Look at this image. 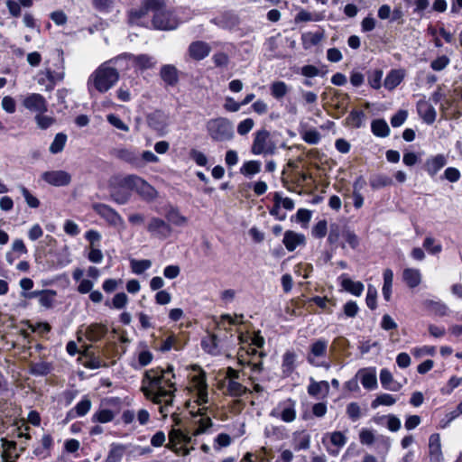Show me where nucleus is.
<instances>
[{
	"instance_id": "obj_32",
	"label": "nucleus",
	"mask_w": 462,
	"mask_h": 462,
	"mask_svg": "<svg viewBox=\"0 0 462 462\" xmlns=\"http://www.w3.org/2000/svg\"><path fill=\"white\" fill-rule=\"evenodd\" d=\"M329 392V384L327 381L316 382L311 379L308 386V393L312 397H319L320 394H328Z\"/></svg>"
},
{
	"instance_id": "obj_43",
	"label": "nucleus",
	"mask_w": 462,
	"mask_h": 462,
	"mask_svg": "<svg viewBox=\"0 0 462 462\" xmlns=\"http://www.w3.org/2000/svg\"><path fill=\"white\" fill-rule=\"evenodd\" d=\"M330 441H331L332 445L337 447V449L334 450L331 448H328V450L330 454L335 456L338 453V449L343 448L346 445V437L341 431H334V432L330 433Z\"/></svg>"
},
{
	"instance_id": "obj_21",
	"label": "nucleus",
	"mask_w": 462,
	"mask_h": 462,
	"mask_svg": "<svg viewBox=\"0 0 462 462\" xmlns=\"http://www.w3.org/2000/svg\"><path fill=\"white\" fill-rule=\"evenodd\" d=\"M364 388L373 390L377 387L376 370L374 367L360 369L356 374Z\"/></svg>"
},
{
	"instance_id": "obj_33",
	"label": "nucleus",
	"mask_w": 462,
	"mask_h": 462,
	"mask_svg": "<svg viewBox=\"0 0 462 462\" xmlns=\"http://www.w3.org/2000/svg\"><path fill=\"white\" fill-rule=\"evenodd\" d=\"M290 91V87L282 80L273 81L270 85V92L273 98L281 100Z\"/></svg>"
},
{
	"instance_id": "obj_50",
	"label": "nucleus",
	"mask_w": 462,
	"mask_h": 462,
	"mask_svg": "<svg viewBox=\"0 0 462 462\" xmlns=\"http://www.w3.org/2000/svg\"><path fill=\"white\" fill-rule=\"evenodd\" d=\"M56 297V291L52 290H42V293L39 299V303L45 309H51L53 306Z\"/></svg>"
},
{
	"instance_id": "obj_29",
	"label": "nucleus",
	"mask_w": 462,
	"mask_h": 462,
	"mask_svg": "<svg viewBox=\"0 0 462 462\" xmlns=\"http://www.w3.org/2000/svg\"><path fill=\"white\" fill-rule=\"evenodd\" d=\"M402 279L410 288H415L421 282V274L418 269L405 268L402 272Z\"/></svg>"
},
{
	"instance_id": "obj_35",
	"label": "nucleus",
	"mask_w": 462,
	"mask_h": 462,
	"mask_svg": "<svg viewBox=\"0 0 462 462\" xmlns=\"http://www.w3.org/2000/svg\"><path fill=\"white\" fill-rule=\"evenodd\" d=\"M119 188H114L110 191V195L112 199L119 204V205H125L126 204L131 198V192L129 190L125 189V186H122Z\"/></svg>"
},
{
	"instance_id": "obj_18",
	"label": "nucleus",
	"mask_w": 462,
	"mask_h": 462,
	"mask_svg": "<svg viewBox=\"0 0 462 462\" xmlns=\"http://www.w3.org/2000/svg\"><path fill=\"white\" fill-rule=\"evenodd\" d=\"M429 456L430 462H443L444 457L441 450L440 436L439 433H433L429 439Z\"/></svg>"
},
{
	"instance_id": "obj_24",
	"label": "nucleus",
	"mask_w": 462,
	"mask_h": 462,
	"mask_svg": "<svg viewBox=\"0 0 462 462\" xmlns=\"http://www.w3.org/2000/svg\"><path fill=\"white\" fill-rule=\"evenodd\" d=\"M2 448H4L2 453V459L4 462H15L20 453L16 452V442L2 439Z\"/></svg>"
},
{
	"instance_id": "obj_7",
	"label": "nucleus",
	"mask_w": 462,
	"mask_h": 462,
	"mask_svg": "<svg viewBox=\"0 0 462 462\" xmlns=\"http://www.w3.org/2000/svg\"><path fill=\"white\" fill-rule=\"evenodd\" d=\"M121 185L135 190L143 199L151 201L157 196L155 189L137 175H127L121 180Z\"/></svg>"
},
{
	"instance_id": "obj_22",
	"label": "nucleus",
	"mask_w": 462,
	"mask_h": 462,
	"mask_svg": "<svg viewBox=\"0 0 462 462\" xmlns=\"http://www.w3.org/2000/svg\"><path fill=\"white\" fill-rule=\"evenodd\" d=\"M417 110L419 116L426 124L431 125L435 122L437 112L430 102L424 100L419 101L417 104Z\"/></svg>"
},
{
	"instance_id": "obj_11",
	"label": "nucleus",
	"mask_w": 462,
	"mask_h": 462,
	"mask_svg": "<svg viewBox=\"0 0 462 462\" xmlns=\"http://www.w3.org/2000/svg\"><path fill=\"white\" fill-rule=\"evenodd\" d=\"M112 154L118 160L130 164L135 169L142 168L139 151L134 147H119L113 150Z\"/></svg>"
},
{
	"instance_id": "obj_57",
	"label": "nucleus",
	"mask_w": 462,
	"mask_h": 462,
	"mask_svg": "<svg viewBox=\"0 0 462 462\" xmlns=\"http://www.w3.org/2000/svg\"><path fill=\"white\" fill-rule=\"evenodd\" d=\"M423 247L431 254H437L442 251V245L435 244V239L431 236H427L424 239Z\"/></svg>"
},
{
	"instance_id": "obj_52",
	"label": "nucleus",
	"mask_w": 462,
	"mask_h": 462,
	"mask_svg": "<svg viewBox=\"0 0 462 462\" xmlns=\"http://www.w3.org/2000/svg\"><path fill=\"white\" fill-rule=\"evenodd\" d=\"M348 346L349 341L346 338L344 337H337L333 340L329 347V352L332 355L336 354L337 351L344 352L348 348Z\"/></svg>"
},
{
	"instance_id": "obj_44",
	"label": "nucleus",
	"mask_w": 462,
	"mask_h": 462,
	"mask_svg": "<svg viewBox=\"0 0 462 462\" xmlns=\"http://www.w3.org/2000/svg\"><path fill=\"white\" fill-rule=\"evenodd\" d=\"M115 414L109 409H101L93 413L91 420L93 422L107 423L114 420Z\"/></svg>"
},
{
	"instance_id": "obj_13",
	"label": "nucleus",
	"mask_w": 462,
	"mask_h": 462,
	"mask_svg": "<svg viewBox=\"0 0 462 462\" xmlns=\"http://www.w3.org/2000/svg\"><path fill=\"white\" fill-rule=\"evenodd\" d=\"M122 58L131 60L134 66L140 70L152 69L157 64L156 59L148 54L134 55L131 53H125L116 58V60H119Z\"/></svg>"
},
{
	"instance_id": "obj_2",
	"label": "nucleus",
	"mask_w": 462,
	"mask_h": 462,
	"mask_svg": "<svg viewBox=\"0 0 462 462\" xmlns=\"http://www.w3.org/2000/svg\"><path fill=\"white\" fill-rule=\"evenodd\" d=\"M153 13L152 24L158 30H174L179 21L174 14L166 7L165 0H143L141 6L129 12V23L144 26L143 21L148 13Z\"/></svg>"
},
{
	"instance_id": "obj_10",
	"label": "nucleus",
	"mask_w": 462,
	"mask_h": 462,
	"mask_svg": "<svg viewBox=\"0 0 462 462\" xmlns=\"http://www.w3.org/2000/svg\"><path fill=\"white\" fill-rule=\"evenodd\" d=\"M92 208L110 226H123L125 225L123 217L118 214V212L116 209L112 208L108 205L103 203H94L92 205Z\"/></svg>"
},
{
	"instance_id": "obj_40",
	"label": "nucleus",
	"mask_w": 462,
	"mask_h": 462,
	"mask_svg": "<svg viewBox=\"0 0 462 462\" xmlns=\"http://www.w3.org/2000/svg\"><path fill=\"white\" fill-rule=\"evenodd\" d=\"M393 281V273L391 269H385L383 272V285L382 289L383 296L389 301L392 295V287Z\"/></svg>"
},
{
	"instance_id": "obj_46",
	"label": "nucleus",
	"mask_w": 462,
	"mask_h": 462,
	"mask_svg": "<svg viewBox=\"0 0 462 462\" xmlns=\"http://www.w3.org/2000/svg\"><path fill=\"white\" fill-rule=\"evenodd\" d=\"M293 440L295 450L308 449L310 448V437L309 434L304 432L295 433Z\"/></svg>"
},
{
	"instance_id": "obj_55",
	"label": "nucleus",
	"mask_w": 462,
	"mask_h": 462,
	"mask_svg": "<svg viewBox=\"0 0 462 462\" xmlns=\"http://www.w3.org/2000/svg\"><path fill=\"white\" fill-rule=\"evenodd\" d=\"M392 183V179L385 175H376L370 180L371 187L375 189L386 187Z\"/></svg>"
},
{
	"instance_id": "obj_53",
	"label": "nucleus",
	"mask_w": 462,
	"mask_h": 462,
	"mask_svg": "<svg viewBox=\"0 0 462 462\" xmlns=\"http://www.w3.org/2000/svg\"><path fill=\"white\" fill-rule=\"evenodd\" d=\"M383 71L381 69H374L368 73V84L374 89H379L382 86Z\"/></svg>"
},
{
	"instance_id": "obj_39",
	"label": "nucleus",
	"mask_w": 462,
	"mask_h": 462,
	"mask_svg": "<svg viewBox=\"0 0 462 462\" xmlns=\"http://www.w3.org/2000/svg\"><path fill=\"white\" fill-rule=\"evenodd\" d=\"M165 217L168 221L167 223L177 226H184L188 222L187 217L182 216L180 211L174 208H171L167 211Z\"/></svg>"
},
{
	"instance_id": "obj_34",
	"label": "nucleus",
	"mask_w": 462,
	"mask_h": 462,
	"mask_svg": "<svg viewBox=\"0 0 462 462\" xmlns=\"http://www.w3.org/2000/svg\"><path fill=\"white\" fill-rule=\"evenodd\" d=\"M403 79V73L398 69L391 70L383 82V86L385 88L389 90H393L395 88Z\"/></svg>"
},
{
	"instance_id": "obj_30",
	"label": "nucleus",
	"mask_w": 462,
	"mask_h": 462,
	"mask_svg": "<svg viewBox=\"0 0 462 462\" xmlns=\"http://www.w3.org/2000/svg\"><path fill=\"white\" fill-rule=\"evenodd\" d=\"M297 356L292 351H286L282 356V371L284 376H290L296 367Z\"/></svg>"
},
{
	"instance_id": "obj_5",
	"label": "nucleus",
	"mask_w": 462,
	"mask_h": 462,
	"mask_svg": "<svg viewBox=\"0 0 462 462\" xmlns=\"http://www.w3.org/2000/svg\"><path fill=\"white\" fill-rule=\"evenodd\" d=\"M328 352V340L323 337L314 340L309 346L306 359L315 367H323L328 370L331 366L327 358Z\"/></svg>"
},
{
	"instance_id": "obj_23",
	"label": "nucleus",
	"mask_w": 462,
	"mask_h": 462,
	"mask_svg": "<svg viewBox=\"0 0 462 462\" xmlns=\"http://www.w3.org/2000/svg\"><path fill=\"white\" fill-rule=\"evenodd\" d=\"M282 243L288 251L292 252L299 245L305 244V236L302 234L289 230L284 233Z\"/></svg>"
},
{
	"instance_id": "obj_47",
	"label": "nucleus",
	"mask_w": 462,
	"mask_h": 462,
	"mask_svg": "<svg viewBox=\"0 0 462 462\" xmlns=\"http://www.w3.org/2000/svg\"><path fill=\"white\" fill-rule=\"evenodd\" d=\"M261 171V162L258 161L245 162L240 168V172L245 176H253Z\"/></svg>"
},
{
	"instance_id": "obj_15",
	"label": "nucleus",
	"mask_w": 462,
	"mask_h": 462,
	"mask_svg": "<svg viewBox=\"0 0 462 462\" xmlns=\"http://www.w3.org/2000/svg\"><path fill=\"white\" fill-rule=\"evenodd\" d=\"M23 106L37 114L45 113L48 110V104L43 96L38 93L28 95L23 101Z\"/></svg>"
},
{
	"instance_id": "obj_28",
	"label": "nucleus",
	"mask_w": 462,
	"mask_h": 462,
	"mask_svg": "<svg viewBox=\"0 0 462 462\" xmlns=\"http://www.w3.org/2000/svg\"><path fill=\"white\" fill-rule=\"evenodd\" d=\"M423 304L429 311L436 316L444 317L449 313L448 307L440 300H426Z\"/></svg>"
},
{
	"instance_id": "obj_56",
	"label": "nucleus",
	"mask_w": 462,
	"mask_h": 462,
	"mask_svg": "<svg viewBox=\"0 0 462 462\" xmlns=\"http://www.w3.org/2000/svg\"><path fill=\"white\" fill-rule=\"evenodd\" d=\"M201 345L204 350L211 355L216 356L219 353L216 336H210L208 339L202 340Z\"/></svg>"
},
{
	"instance_id": "obj_1",
	"label": "nucleus",
	"mask_w": 462,
	"mask_h": 462,
	"mask_svg": "<svg viewBox=\"0 0 462 462\" xmlns=\"http://www.w3.org/2000/svg\"><path fill=\"white\" fill-rule=\"evenodd\" d=\"M175 374L172 365H168L166 369L156 367L147 370L142 381L141 390L146 399L156 404L164 402L160 407V412L166 416L169 406L172 405L175 386Z\"/></svg>"
},
{
	"instance_id": "obj_17",
	"label": "nucleus",
	"mask_w": 462,
	"mask_h": 462,
	"mask_svg": "<svg viewBox=\"0 0 462 462\" xmlns=\"http://www.w3.org/2000/svg\"><path fill=\"white\" fill-rule=\"evenodd\" d=\"M211 47L203 41H196L189 44L188 52L189 57L194 60H202L209 55Z\"/></svg>"
},
{
	"instance_id": "obj_6",
	"label": "nucleus",
	"mask_w": 462,
	"mask_h": 462,
	"mask_svg": "<svg viewBox=\"0 0 462 462\" xmlns=\"http://www.w3.org/2000/svg\"><path fill=\"white\" fill-rule=\"evenodd\" d=\"M193 370L198 373L191 375L189 390L196 397L195 402L199 406H203L208 402L206 373L199 367H194Z\"/></svg>"
},
{
	"instance_id": "obj_12",
	"label": "nucleus",
	"mask_w": 462,
	"mask_h": 462,
	"mask_svg": "<svg viewBox=\"0 0 462 462\" xmlns=\"http://www.w3.org/2000/svg\"><path fill=\"white\" fill-rule=\"evenodd\" d=\"M147 231L156 238L166 239L171 235L172 228L165 220L153 217L147 225Z\"/></svg>"
},
{
	"instance_id": "obj_48",
	"label": "nucleus",
	"mask_w": 462,
	"mask_h": 462,
	"mask_svg": "<svg viewBox=\"0 0 462 462\" xmlns=\"http://www.w3.org/2000/svg\"><path fill=\"white\" fill-rule=\"evenodd\" d=\"M397 402V399L389 393H382L378 395L371 403L373 409H376L380 405L392 406Z\"/></svg>"
},
{
	"instance_id": "obj_8",
	"label": "nucleus",
	"mask_w": 462,
	"mask_h": 462,
	"mask_svg": "<svg viewBox=\"0 0 462 462\" xmlns=\"http://www.w3.org/2000/svg\"><path fill=\"white\" fill-rule=\"evenodd\" d=\"M276 146L271 140L270 133L266 129H261L254 133L251 152L254 155L273 154Z\"/></svg>"
},
{
	"instance_id": "obj_41",
	"label": "nucleus",
	"mask_w": 462,
	"mask_h": 462,
	"mask_svg": "<svg viewBox=\"0 0 462 462\" xmlns=\"http://www.w3.org/2000/svg\"><path fill=\"white\" fill-rule=\"evenodd\" d=\"M125 449V446L122 444L112 443L106 457V462H120Z\"/></svg>"
},
{
	"instance_id": "obj_54",
	"label": "nucleus",
	"mask_w": 462,
	"mask_h": 462,
	"mask_svg": "<svg viewBox=\"0 0 462 462\" xmlns=\"http://www.w3.org/2000/svg\"><path fill=\"white\" fill-rule=\"evenodd\" d=\"M114 5L115 0H92L93 7L100 13H110Z\"/></svg>"
},
{
	"instance_id": "obj_64",
	"label": "nucleus",
	"mask_w": 462,
	"mask_h": 462,
	"mask_svg": "<svg viewBox=\"0 0 462 462\" xmlns=\"http://www.w3.org/2000/svg\"><path fill=\"white\" fill-rule=\"evenodd\" d=\"M408 117V112L406 110H399L391 118V125L393 127H400L404 124Z\"/></svg>"
},
{
	"instance_id": "obj_51",
	"label": "nucleus",
	"mask_w": 462,
	"mask_h": 462,
	"mask_svg": "<svg viewBox=\"0 0 462 462\" xmlns=\"http://www.w3.org/2000/svg\"><path fill=\"white\" fill-rule=\"evenodd\" d=\"M132 272L135 274H142L143 272L148 270L152 266L150 260H135L133 259L130 262Z\"/></svg>"
},
{
	"instance_id": "obj_49",
	"label": "nucleus",
	"mask_w": 462,
	"mask_h": 462,
	"mask_svg": "<svg viewBox=\"0 0 462 462\" xmlns=\"http://www.w3.org/2000/svg\"><path fill=\"white\" fill-rule=\"evenodd\" d=\"M37 126L42 130H46L52 126L56 119L53 116H46L44 113L37 114L34 117Z\"/></svg>"
},
{
	"instance_id": "obj_63",
	"label": "nucleus",
	"mask_w": 462,
	"mask_h": 462,
	"mask_svg": "<svg viewBox=\"0 0 462 462\" xmlns=\"http://www.w3.org/2000/svg\"><path fill=\"white\" fill-rule=\"evenodd\" d=\"M450 62V60L446 55H442L435 59L430 63V68L435 71L443 70Z\"/></svg>"
},
{
	"instance_id": "obj_26",
	"label": "nucleus",
	"mask_w": 462,
	"mask_h": 462,
	"mask_svg": "<svg viewBox=\"0 0 462 462\" xmlns=\"http://www.w3.org/2000/svg\"><path fill=\"white\" fill-rule=\"evenodd\" d=\"M160 76L169 86H174L179 80L178 70L175 66L167 64L161 68Z\"/></svg>"
},
{
	"instance_id": "obj_61",
	"label": "nucleus",
	"mask_w": 462,
	"mask_h": 462,
	"mask_svg": "<svg viewBox=\"0 0 462 462\" xmlns=\"http://www.w3.org/2000/svg\"><path fill=\"white\" fill-rule=\"evenodd\" d=\"M321 135L316 129H310L304 132L302 139L309 144H317L319 143Z\"/></svg>"
},
{
	"instance_id": "obj_45",
	"label": "nucleus",
	"mask_w": 462,
	"mask_h": 462,
	"mask_svg": "<svg viewBox=\"0 0 462 462\" xmlns=\"http://www.w3.org/2000/svg\"><path fill=\"white\" fill-rule=\"evenodd\" d=\"M106 333V328L98 324H93L87 328V336L90 341L101 339Z\"/></svg>"
},
{
	"instance_id": "obj_27",
	"label": "nucleus",
	"mask_w": 462,
	"mask_h": 462,
	"mask_svg": "<svg viewBox=\"0 0 462 462\" xmlns=\"http://www.w3.org/2000/svg\"><path fill=\"white\" fill-rule=\"evenodd\" d=\"M380 381L382 386L389 391L397 392L402 387L400 383L393 380L391 372L385 368L380 372Z\"/></svg>"
},
{
	"instance_id": "obj_58",
	"label": "nucleus",
	"mask_w": 462,
	"mask_h": 462,
	"mask_svg": "<svg viewBox=\"0 0 462 462\" xmlns=\"http://www.w3.org/2000/svg\"><path fill=\"white\" fill-rule=\"evenodd\" d=\"M19 189L30 208H37L40 206V200L34 197L24 186H21Z\"/></svg>"
},
{
	"instance_id": "obj_14",
	"label": "nucleus",
	"mask_w": 462,
	"mask_h": 462,
	"mask_svg": "<svg viewBox=\"0 0 462 462\" xmlns=\"http://www.w3.org/2000/svg\"><path fill=\"white\" fill-rule=\"evenodd\" d=\"M42 179L48 184L60 187L67 186L71 181V175L65 171H50L42 174Z\"/></svg>"
},
{
	"instance_id": "obj_16",
	"label": "nucleus",
	"mask_w": 462,
	"mask_h": 462,
	"mask_svg": "<svg viewBox=\"0 0 462 462\" xmlns=\"http://www.w3.org/2000/svg\"><path fill=\"white\" fill-rule=\"evenodd\" d=\"M207 410V407H202L199 408L197 411H190L193 418L199 416L198 420H194V423L198 425L192 433L194 437L206 433L213 425L212 420L206 415Z\"/></svg>"
},
{
	"instance_id": "obj_25",
	"label": "nucleus",
	"mask_w": 462,
	"mask_h": 462,
	"mask_svg": "<svg viewBox=\"0 0 462 462\" xmlns=\"http://www.w3.org/2000/svg\"><path fill=\"white\" fill-rule=\"evenodd\" d=\"M91 401L88 396H84L75 407L70 410L67 414V419H74L76 417L85 416L91 409Z\"/></svg>"
},
{
	"instance_id": "obj_62",
	"label": "nucleus",
	"mask_w": 462,
	"mask_h": 462,
	"mask_svg": "<svg viewBox=\"0 0 462 462\" xmlns=\"http://www.w3.org/2000/svg\"><path fill=\"white\" fill-rule=\"evenodd\" d=\"M346 414L353 420L356 421L360 419L361 408L357 402H350L346 406Z\"/></svg>"
},
{
	"instance_id": "obj_59",
	"label": "nucleus",
	"mask_w": 462,
	"mask_h": 462,
	"mask_svg": "<svg viewBox=\"0 0 462 462\" xmlns=\"http://www.w3.org/2000/svg\"><path fill=\"white\" fill-rule=\"evenodd\" d=\"M379 420H387L386 426H387L388 430L393 432H396L401 429V425H402L401 420L397 416H395L393 414L383 416Z\"/></svg>"
},
{
	"instance_id": "obj_19",
	"label": "nucleus",
	"mask_w": 462,
	"mask_h": 462,
	"mask_svg": "<svg viewBox=\"0 0 462 462\" xmlns=\"http://www.w3.org/2000/svg\"><path fill=\"white\" fill-rule=\"evenodd\" d=\"M169 448L175 450L178 445L187 446L191 442V436L180 429L173 428L169 433Z\"/></svg>"
},
{
	"instance_id": "obj_38",
	"label": "nucleus",
	"mask_w": 462,
	"mask_h": 462,
	"mask_svg": "<svg viewBox=\"0 0 462 462\" xmlns=\"http://www.w3.org/2000/svg\"><path fill=\"white\" fill-rule=\"evenodd\" d=\"M226 393L231 397H241L246 393H252L249 389L240 383L238 381H228Z\"/></svg>"
},
{
	"instance_id": "obj_9",
	"label": "nucleus",
	"mask_w": 462,
	"mask_h": 462,
	"mask_svg": "<svg viewBox=\"0 0 462 462\" xmlns=\"http://www.w3.org/2000/svg\"><path fill=\"white\" fill-rule=\"evenodd\" d=\"M270 415L284 422H292L296 419V402L291 399L280 402Z\"/></svg>"
},
{
	"instance_id": "obj_3",
	"label": "nucleus",
	"mask_w": 462,
	"mask_h": 462,
	"mask_svg": "<svg viewBox=\"0 0 462 462\" xmlns=\"http://www.w3.org/2000/svg\"><path fill=\"white\" fill-rule=\"evenodd\" d=\"M114 61H116V59L103 63L90 75L88 80V88L90 93L93 88L100 93H105L119 80L118 71L109 66Z\"/></svg>"
},
{
	"instance_id": "obj_42",
	"label": "nucleus",
	"mask_w": 462,
	"mask_h": 462,
	"mask_svg": "<svg viewBox=\"0 0 462 462\" xmlns=\"http://www.w3.org/2000/svg\"><path fill=\"white\" fill-rule=\"evenodd\" d=\"M68 136L63 133H59L55 135L52 143L50 145L49 151L52 154L60 153L63 151L67 143Z\"/></svg>"
},
{
	"instance_id": "obj_60",
	"label": "nucleus",
	"mask_w": 462,
	"mask_h": 462,
	"mask_svg": "<svg viewBox=\"0 0 462 462\" xmlns=\"http://www.w3.org/2000/svg\"><path fill=\"white\" fill-rule=\"evenodd\" d=\"M328 232V223L325 219L319 220L312 228L311 234L315 238H323Z\"/></svg>"
},
{
	"instance_id": "obj_31",
	"label": "nucleus",
	"mask_w": 462,
	"mask_h": 462,
	"mask_svg": "<svg viewBox=\"0 0 462 462\" xmlns=\"http://www.w3.org/2000/svg\"><path fill=\"white\" fill-rule=\"evenodd\" d=\"M56 79H61L62 76L56 78L51 69H46L38 74L37 81L40 85H44L46 90L51 91L54 88Z\"/></svg>"
},
{
	"instance_id": "obj_20",
	"label": "nucleus",
	"mask_w": 462,
	"mask_h": 462,
	"mask_svg": "<svg viewBox=\"0 0 462 462\" xmlns=\"http://www.w3.org/2000/svg\"><path fill=\"white\" fill-rule=\"evenodd\" d=\"M446 164V156L443 154H437L426 160L424 169L430 177H434Z\"/></svg>"
},
{
	"instance_id": "obj_37",
	"label": "nucleus",
	"mask_w": 462,
	"mask_h": 462,
	"mask_svg": "<svg viewBox=\"0 0 462 462\" xmlns=\"http://www.w3.org/2000/svg\"><path fill=\"white\" fill-rule=\"evenodd\" d=\"M342 286L348 292L360 296L364 291V284L361 282H354L350 278L342 276Z\"/></svg>"
},
{
	"instance_id": "obj_36",
	"label": "nucleus",
	"mask_w": 462,
	"mask_h": 462,
	"mask_svg": "<svg viewBox=\"0 0 462 462\" xmlns=\"http://www.w3.org/2000/svg\"><path fill=\"white\" fill-rule=\"evenodd\" d=\"M372 133L378 137H387L390 134V127L384 119H375L371 123Z\"/></svg>"
},
{
	"instance_id": "obj_4",
	"label": "nucleus",
	"mask_w": 462,
	"mask_h": 462,
	"mask_svg": "<svg viewBox=\"0 0 462 462\" xmlns=\"http://www.w3.org/2000/svg\"><path fill=\"white\" fill-rule=\"evenodd\" d=\"M206 130L209 138L214 142H229L235 137L234 125L226 117L219 116L208 120Z\"/></svg>"
}]
</instances>
